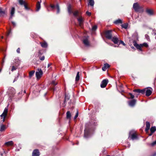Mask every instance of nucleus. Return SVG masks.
<instances>
[{
  "label": "nucleus",
  "mask_w": 156,
  "mask_h": 156,
  "mask_svg": "<svg viewBox=\"0 0 156 156\" xmlns=\"http://www.w3.org/2000/svg\"><path fill=\"white\" fill-rule=\"evenodd\" d=\"M85 126L84 137L87 138L90 136V132L93 125L90 123H87L86 124Z\"/></svg>",
  "instance_id": "1"
},
{
  "label": "nucleus",
  "mask_w": 156,
  "mask_h": 156,
  "mask_svg": "<svg viewBox=\"0 0 156 156\" xmlns=\"http://www.w3.org/2000/svg\"><path fill=\"white\" fill-rule=\"evenodd\" d=\"M43 74V72L41 69L38 68L36 73V76L37 79H40Z\"/></svg>",
  "instance_id": "2"
},
{
  "label": "nucleus",
  "mask_w": 156,
  "mask_h": 156,
  "mask_svg": "<svg viewBox=\"0 0 156 156\" xmlns=\"http://www.w3.org/2000/svg\"><path fill=\"white\" fill-rule=\"evenodd\" d=\"M112 31L111 30H108L105 32V36L106 38L108 39H111L112 38Z\"/></svg>",
  "instance_id": "3"
},
{
  "label": "nucleus",
  "mask_w": 156,
  "mask_h": 156,
  "mask_svg": "<svg viewBox=\"0 0 156 156\" xmlns=\"http://www.w3.org/2000/svg\"><path fill=\"white\" fill-rule=\"evenodd\" d=\"M19 2L21 5H23L26 10H28L29 9V8L27 6L26 3L23 0H19Z\"/></svg>",
  "instance_id": "4"
},
{
  "label": "nucleus",
  "mask_w": 156,
  "mask_h": 156,
  "mask_svg": "<svg viewBox=\"0 0 156 156\" xmlns=\"http://www.w3.org/2000/svg\"><path fill=\"white\" fill-rule=\"evenodd\" d=\"M8 109L7 107H6L3 111L2 114L0 115L1 117H3V121H4L5 120V118L6 116L7 115V113L8 112Z\"/></svg>",
  "instance_id": "5"
},
{
  "label": "nucleus",
  "mask_w": 156,
  "mask_h": 156,
  "mask_svg": "<svg viewBox=\"0 0 156 156\" xmlns=\"http://www.w3.org/2000/svg\"><path fill=\"white\" fill-rule=\"evenodd\" d=\"M131 132H129V138H130L132 140H134L135 139H137L138 138L136 135L134 133H133L131 135L130 134L131 133Z\"/></svg>",
  "instance_id": "6"
},
{
  "label": "nucleus",
  "mask_w": 156,
  "mask_h": 156,
  "mask_svg": "<svg viewBox=\"0 0 156 156\" xmlns=\"http://www.w3.org/2000/svg\"><path fill=\"white\" fill-rule=\"evenodd\" d=\"M108 82V80L107 79L103 80L101 84V88H104L107 85Z\"/></svg>",
  "instance_id": "7"
},
{
  "label": "nucleus",
  "mask_w": 156,
  "mask_h": 156,
  "mask_svg": "<svg viewBox=\"0 0 156 156\" xmlns=\"http://www.w3.org/2000/svg\"><path fill=\"white\" fill-rule=\"evenodd\" d=\"M133 44L134 46L136 47V48L140 51H142L141 47H142L141 44L139 45L137 44L135 41L133 42Z\"/></svg>",
  "instance_id": "8"
},
{
  "label": "nucleus",
  "mask_w": 156,
  "mask_h": 156,
  "mask_svg": "<svg viewBox=\"0 0 156 156\" xmlns=\"http://www.w3.org/2000/svg\"><path fill=\"white\" fill-rule=\"evenodd\" d=\"M77 20L80 26V27H82L84 21L83 19L81 16L77 18Z\"/></svg>",
  "instance_id": "9"
},
{
  "label": "nucleus",
  "mask_w": 156,
  "mask_h": 156,
  "mask_svg": "<svg viewBox=\"0 0 156 156\" xmlns=\"http://www.w3.org/2000/svg\"><path fill=\"white\" fill-rule=\"evenodd\" d=\"M134 10L136 12H138L140 9V6L137 3H134L133 7Z\"/></svg>",
  "instance_id": "10"
},
{
  "label": "nucleus",
  "mask_w": 156,
  "mask_h": 156,
  "mask_svg": "<svg viewBox=\"0 0 156 156\" xmlns=\"http://www.w3.org/2000/svg\"><path fill=\"white\" fill-rule=\"evenodd\" d=\"M145 89H144L143 90L135 89L133 90V91L134 92L140 93L142 94H144L145 93Z\"/></svg>",
  "instance_id": "11"
},
{
  "label": "nucleus",
  "mask_w": 156,
  "mask_h": 156,
  "mask_svg": "<svg viewBox=\"0 0 156 156\" xmlns=\"http://www.w3.org/2000/svg\"><path fill=\"white\" fill-rule=\"evenodd\" d=\"M152 89L151 88L147 89L146 91V95L147 96H149L151 95L152 93Z\"/></svg>",
  "instance_id": "12"
},
{
  "label": "nucleus",
  "mask_w": 156,
  "mask_h": 156,
  "mask_svg": "<svg viewBox=\"0 0 156 156\" xmlns=\"http://www.w3.org/2000/svg\"><path fill=\"white\" fill-rule=\"evenodd\" d=\"M10 90L9 96L11 97L13 96L14 95L15 93V89L12 87H11L10 89Z\"/></svg>",
  "instance_id": "13"
},
{
  "label": "nucleus",
  "mask_w": 156,
  "mask_h": 156,
  "mask_svg": "<svg viewBox=\"0 0 156 156\" xmlns=\"http://www.w3.org/2000/svg\"><path fill=\"white\" fill-rule=\"evenodd\" d=\"M40 153L37 149H36L32 153V156H39Z\"/></svg>",
  "instance_id": "14"
},
{
  "label": "nucleus",
  "mask_w": 156,
  "mask_h": 156,
  "mask_svg": "<svg viewBox=\"0 0 156 156\" xmlns=\"http://www.w3.org/2000/svg\"><path fill=\"white\" fill-rule=\"evenodd\" d=\"M15 9L14 7H12L11 8L10 11V16L9 18L10 19H12V17L14 16V15L15 13Z\"/></svg>",
  "instance_id": "15"
},
{
  "label": "nucleus",
  "mask_w": 156,
  "mask_h": 156,
  "mask_svg": "<svg viewBox=\"0 0 156 156\" xmlns=\"http://www.w3.org/2000/svg\"><path fill=\"white\" fill-rule=\"evenodd\" d=\"M136 103V100L133 99L129 101L128 102L129 105L131 107H133L135 105Z\"/></svg>",
  "instance_id": "16"
},
{
  "label": "nucleus",
  "mask_w": 156,
  "mask_h": 156,
  "mask_svg": "<svg viewBox=\"0 0 156 156\" xmlns=\"http://www.w3.org/2000/svg\"><path fill=\"white\" fill-rule=\"evenodd\" d=\"M146 11L147 13L150 16H152L154 15V12L152 10L147 9Z\"/></svg>",
  "instance_id": "17"
},
{
  "label": "nucleus",
  "mask_w": 156,
  "mask_h": 156,
  "mask_svg": "<svg viewBox=\"0 0 156 156\" xmlns=\"http://www.w3.org/2000/svg\"><path fill=\"white\" fill-rule=\"evenodd\" d=\"M112 39V41L115 44H117L119 41L118 38L115 36L112 38L111 39Z\"/></svg>",
  "instance_id": "18"
},
{
  "label": "nucleus",
  "mask_w": 156,
  "mask_h": 156,
  "mask_svg": "<svg viewBox=\"0 0 156 156\" xmlns=\"http://www.w3.org/2000/svg\"><path fill=\"white\" fill-rule=\"evenodd\" d=\"M83 42L85 45L87 46L89 45L88 37H85V38L83 39Z\"/></svg>",
  "instance_id": "19"
},
{
  "label": "nucleus",
  "mask_w": 156,
  "mask_h": 156,
  "mask_svg": "<svg viewBox=\"0 0 156 156\" xmlns=\"http://www.w3.org/2000/svg\"><path fill=\"white\" fill-rule=\"evenodd\" d=\"M41 0H40V2H38L36 5V11H38L41 8Z\"/></svg>",
  "instance_id": "20"
},
{
  "label": "nucleus",
  "mask_w": 156,
  "mask_h": 156,
  "mask_svg": "<svg viewBox=\"0 0 156 156\" xmlns=\"http://www.w3.org/2000/svg\"><path fill=\"white\" fill-rule=\"evenodd\" d=\"M110 67V65L108 63H105L104 66L102 68V70L103 71H105L106 69Z\"/></svg>",
  "instance_id": "21"
},
{
  "label": "nucleus",
  "mask_w": 156,
  "mask_h": 156,
  "mask_svg": "<svg viewBox=\"0 0 156 156\" xmlns=\"http://www.w3.org/2000/svg\"><path fill=\"white\" fill-rule=\"evenodd\" d=\"M13 143L12 141H10L5 142L4 145L7 146H11L13 145Z\"/></svg>",
  "instance_id": "22"
},
{
  "label": "nucleus",
  "mask_w": 156,
  "mask_h": 156,
  "mask_svg": "<svg viewBox=\"0 0 156 156\" xmlns=\"http://www.w3.org/2000/svg\"><path fill=\"white\" fill-rule=\"evenodd\" d=\"M6 127L4 125H1L0 128V131L1 132H2L4 131L6 129Z\"/></svg>",
  "instance_id": "23"
},
{
  "label": "nucleus",
  "mask_w": 156,
  "mask_h": 156,
  "mask_svg": "<svg viewBox=\"0 0 156 156\" xmlns=\"http://www.w3.org/2000/svg\"><path fill=\"white\" fill-rule=\"evenodd\" d=\"M88 5H90L91 6L93 7L94 5V0H88Z\"/></svg>",
  "instance_id": "24"
},
{
  "label": "nucleus",
  "mask_w": 156,
  "mask_h": 156,
  "mask_svg": "<svg viewBox=\"0 0 156 156\" xmlns=\"http://www.w3.org/2000/svg\"><path fill=\"white\" fill-rule=\"evenodd\" d=\"M114 23L115 24H119V23H122V20L121 19H119L115 21L114 22Z\"/></svg>",
  "instance_id": "25"
},
{
  "label": "nucleus",
  "mask_w": 156,
  "mask_h": 156,
  "mask_svg": "<svg viewBox=\"0 0 156 156\" xmlns=\"http://www.w3.org/2000/svg\"><path fill=\"white\" fill-rule=\"evenodd\" d=\"M80 79V72H77V74L75 78V80L76 81H78Z\"/></svg>",
  "instance_id": "26"
},
{
  "label": "nucleus",
  "mask_w": 156,
  "mask_h": 156,
  "mask_svg": "<svg viewBox=\"0 0 156 156\" xmlns=\"http://www.w3.org/2000/svg\"><path fill=\"white\" fill-rule=\"evenodd\" d=\"M41 45L43 48H45L47 47L48 44L47 43L44 42L42 43H41Z\"/></svg>",
  "instance_id": "27"
},
{
  "label": "nucleus",
  "mask_w": 156,
  "mask_h": 156,
  "mask_svg": "<svg viewBox=\"0 0 156 156\" xmlns=\"http://www.w3.org/2000/svg\"><path fill=\"white\" fill-rule=\"evenodd\" d=\"M156 130V127L155 126L152 127L150 129V131L151 133H154Z\"/></svg>",
  "instance_id": "28"
},
{
  "label": "nucleus",
  "mask_w": 156,
  "mask_h": 156,
  "mask_svg": "<svg viewBox=\"0 0 156 156\" xmlns=\"http://www.w3.org/2000/svg\"><path fill=\"white\" fill-rule=\"evenodd\" d=\"M73 16L76 17H78L79 16V12L77 11H76L73 12Z\"/></svg>",
  "instance_id": "29"
},
{
  "label": "nucleus",
  "mask_w": 156,
  "mask_h": 156,
  "mask_svg": "<svg viewBox=\"0 0 156 156\" xmlns=\"http://www.w3.org/2000/svg\"><path fill=\"white\" fill-rule=\"evenodd\" d=\"M71 114L69 111H68L66 113V117L67 119H70L71 117Z\"/></svg>",
  "instance_id": "30"
},
{
  "label": "nucleus",
  "mask_w": 156,
  "mask_h": 156,
  "mask_svg": "<svg viewBox=\"0 0 156 156\" xmlns=\"http://www.w3.org/2000/svg\"><path fill=\"white\" fill-rule=\"evenodd\" d=\"M68 12L69 14H71L72 12L71 9V6L70 5H69L68 6Z\"/></svg>",
  "instance_id": "31"
},
{
  "label": "nucleus",
  "mask_w": 156,
  "mask_h": 156,
  "mask_svg": "<svg viewBox=\"0 0 156 156\" xmlns=\"http://www.w3.org/2000/svg\"><path fill=\"white\" fill-rule=\"evenodd\" d=\"M128 26V24L127 23H125L123 24H122L121 25V27L122 28H124L125 29H126L127 28Z\"/></svg>",
  "instance_id": "32"
},
{
  "label": "nucleus",
  "mask_w": 156,
  "mask_h": 156,
  "mask_svg": "<svg viewBox=\"0 0 156 156\" xmlns=\"http://www.w3.org/2000/svg\"><path fill=\"white\" fill-rule=\"evenodd\" d=\"M56 8L57 9V13H58L60 12V9L58 4H57L56 5Z\"/></svg>",
  "instance_id": "33"
},
{
  "label": "nucleus",
  "mask_w": 156,
  "mask_h": 156,
  "mask_svg": "<svg viewBox=\"0 0 156 156\" xmlns=\"http://www.w3.org/2000/svg\"><path fill=\"white\" fill-rule=\"evenodd\" d=\"M5 10H3L2 8L0 7V14H5Z\"/></svg>",
  "instance_id": "34"
},
{
  "label": "nucleus",
  "mask_w": 156,
  "mask_h": 156,
  "mask_svg": "<svg viewBox=\"0 0 156 156\" xmlns=\"http://www.w3.org/2000/svg\"><path fill=\"white\" fill-rule=\"evenodd\" d=\"M34 71H32L30 72L29 73V76L30 77H31V76H32L34 75Z\"/></svg>",
  "instance_id": "35"
},
{
  "label": "nucleus",
  "mask_w": 156,
  "mask_h": 156,
  "mask_svg": "<svg viewBox=\"0 0 156 156\" xmlns=\"http://www.w3.org/2000/svg\"><path fill=\"white\" fill-rule=\"evenodd\" d=\"M142 47L144 46L146 47H148V45L146 43H144L143 44H141Z\"/></svg>",
  "instance_id": "36"
},
{
  "label": "nucleus",
  "mask_w": 156,
  "mask_h": 156,
  "mask_svg": "<svg viewBox=\"0 0 156 156\" xmlns=\"http://www.w3.org/2000/svg\"><path fill=\"white\" fill-rule=\"evenodd\" d=\"M150 124L149 122H146V127L149 128H150Z\"/></svg>",
  "instance_id": "37"
},
{
  "label": "nucleus",
  "mask_w": 156,
  "mask_h": 156,
  "mask_svg": "<svg viewBox=\"0 0 156 156\" xmlns=\"http://www.w3.org/2000/svg\"><path fill=\"white\" fill-rule=\"evenodd\" d=\"M97 28V26L96 25H94L92 27V30L93 31H94L96 30Z\"/></svg>",
  "instance_id": "38"
},
{
  "label": "nucleus",
  "mask_w": 156,
  "mask_h": 156,
  "mask_svg": "<svg viewBox=\"0 0 156 156\" xmlns=\"http://www.w3.org/2000/svg\"><path fill=\"white\" fill-rule=\"evenodd\" d=\"M15 62H17L16 64L18 65H19V64L20 63V62L18 58L15 59Z\"/></svg>",
  "instance_id": "39"
},
{
  "label": "nucleus",
  "mask_w": 156,
  "mask_h": 156,
  "mask_svg": "<svg viewBox=\"0 0 156 156\" xmlns=\"http://www.w3.org/2000/svg\"><path fill=\"white\" fill-rule=\"evenodd\" d=\"M156 145V140L153 142L151 144V145L152 146H153L155 145Z\"/></svg>",
  "instance_id": "40"
},
{
  "label": "nucleus",
  "mask_w": 156,
  "mask_h": 156,
  "mask_svg": "<svg viewBox=\"0 0 156 156\" xmlns=\"http://www.w3.org/2000/svg\"><path fill=\"white\" fill-rule=\"evenodd\" d=\"M129 95L130 96V98L131 99H133L134 98V95H133L131 93H129Z\"/></svg>",
  "instance_id": "41"
},
{
  "label": "nucleus",
  "mask_w": 156,
  "mask_h": 156,
  "mask_svg": "<svg viewBox=\"0 0 156 156\" xmlns=\"http://www.w3.org/2000/svg\"><path fill=\"white\" fill-rule=\"evenodd\" d=\"M78 111L77 110V112L76 113V114L75 117H74V119H76L77 117L78 116Z\"/></svg>",
  "instance_id": "42"
},
{
  "label": "nucleus",
  "mask_w": 156,
  "mask_h": 156,
  "mask_svg": "<svg viewBox=\"0 0 156 156\" xmlns=\"http://www.w3.org/2000/svg\"><path fill=\"white\" fill-rule=\"evenodd\" d=\"M17 68L16 67H15L14 66H12V69H11V71H13L15 70H16V69Z\"/></svg>",
  "instance_id": "43"
},
{
  "label": "nucleus",
  "mask_w": 156,
  "mask_h": 156,
  "mask_svg": "<svg viewBox=\"0 0 156 156\" xmlns=\"http://www.w3.org/2000/svg\"><path fill=\"white\" fill-rule=\"evenodd\" d=\"M86 13L87 14V15H88V16H90V15H91V13L90 12H89L88 11H87L86 12Z\"/></svg>",
  "instance_id": "44"
},
{
  "label": "nucleus",
  "mask_w": 156,
  "mask_h": 156,
  "mask_svg": "<svg viewBox=\"0 0 156 156\" xmlns=\"http://www.w3.org/2000/svg\"><path fill=\"white\" fill-rule=\"evenodd\" d=\"M120 44H122V45H123L124 46H125V44L123 42V41H120Z\"/></svg>",
  "instance_id": "45"
},
{
  "label": "nucleus",
  "mask_w": 156,
  "mask_h": 156,
  "mask_svg": "<svg viewBox=\"0 0 156 156\" xmlns=\"http://www.w3.org/2000/svg\"><path fill=\"white\" fill-rule=\"evenodd\" d=\"M44 58H45L44 56H43L41 57V58H40V59L41 60L43 61L44 60Z\"/></svg>",
  "instance_id": "46"
},
{
  "label": "nucleus",
  "mask_w": 156,
  "mask_h": 156,
  "mask_svg": "<svg viewBox=\"0 0 156 156\" xmlns=\"http://www.w3.org/2000/svg\"><path fill=\"white\" fill-rule=\"evenodd\" d=\"M52 84L54 85H55L57 84V83H55V81H53L52 82Z\"/></svg>",
  "instance_id": "47"
},
{
  "label": "nucleus",
  "mask_w": 156,
  "mask_h": 156,
  "mask_svg": "<svg viewBox=\"0 0 156 156\" xmlns=\"http://www.w3.org/2000/svg\"><path fill=\"white\" fill-rule=\"evenodd\" d=\"M20 48H18L16 50L17 52L18 53H20Z\"/></svg>",
  "instance_id": "48"
},
{
  "label": "nucleus",
  "mask_w": 156,
  "mask_h": 156,
  "mask_svg": "<svg viewBox=\"0 0 156 156\" xmlns=\"http://www.w3.org/2000/svg\"><path fill=\"white\" fill-rule=\"evenodd\" d=\"M51 8L54 9L55 8H56V6L54 5H51Z\"/></svg>",
  "instance_id": "49"
},
{
  "label": "nucleus",
  "mask_w": 156,
  "mask_h": 156,
  "mask_svg": "<svg viewBox=\"0 0 156 156\" xmlns=\"http://www.w3.org/2000/svg\"><path fill=\"white\" fill-rule=\"evenodd\" d=\"M149 129H150L149 128L146 127V129H145L146 131L147 132L149 130Z\"/></svg>",
  "instance_id": "50"
},
{
  "label": "nucleus",
  "mask_w": 156,
  "mask_h": 156,
  "mask_svg": "<svg viewBox=\"0 0 156 156\" xmlns=\"http://www.w3.org/2000/svg\"><path fill=\"white\" fill-rule=\"evenodd\" d=\"M12 24H13V25L14 26H15L16 25V24L14 22H12Z\"/></svg>",
  "instance_id": "51"
},
{
  "label": "nucleus",
  "mask_w": 156,
  "mask_h": 156,
  "mask_svg": "<svg viewBox=\"0 0 156 156\" xmlns=\"http://www.w3.org/2000/svg\"><path fill=\"white\" fill-rule=\"evenodd\" d=\"M156 156V153H155L151 155V156Z\"/></svg>",
  "instance_id": "52"
},
{
  "label": "nucleus",
  "mask_w": 156,
  "mask_h": 156,
  "mask_svg": "<svg viewBox=\"0 0 156 156\" xmlns=\"http://www.w3.org/2000/svg\"><path fill=\"white\" fill-rule=\"evenodd\" d=\"M10 32H11V31H9L7 34V36H8L10 34Z\"/></svg>",
  "instance_id": "53"
},
{
  "label": "nucleus",
  "mask_w": 156,
  "mask_h": 156,
  "mask_svg": "<svg viewBox=\"0 0 156 156\" xmlns=\"http://www.w3.org/2000/svg\"><path fill=\"white\" fill-rule=\"evenodd\" d=\"M51 65V63L48 64V68Z\"/></svg>",
  "instance_id": "54"
},
{
  "label": "nucleus",
  "mask_w": 156,
  "mask_h": 156,
  "mask_svg": "<svg viewBox=\"0 0 156 156\" xmlns=\"http://www.w3.org/2000/svg\"><path fill=\"white\" fill-rule=\"evenodd\" d=\"M153 133H151H151L150 134H149V136H151Z\"/></svg>",
  "instance_id": "55"
},
{
  "label": "nucleus",
  "mask_w": 156,
  "mask_h": 156,
  "mask_svg": "<svg viewBox=\"0 0 156 156\" xmlns=\"http://www.w3.org/2000/svg\"><path fill=\"white\" fill-rule=\"evenodd\" d=\"M0 155H1V156H3V154L2 153H1L0 154Z\"/></svg>",
  "instance_id": "56"
},
{
  "label": "nucleus",
  "mask_w": 156,
  "mask_h": 156,
  "mask_svg": "<svg viewBox=\"0 0 156 156\" xmlns=\"http://www.w3.org/2000/svg\"><path fill=\"white\" fill-rule=\"evenodd\" d=\"M145 37H148V35H145Z\"/></svg>",
  "instance_id": "57"
},
{
  "label": "nucleus",
  "mask_w": 156,
  "mask_h": 156,
  "mask_svg": "<svg viewBox=\"0 0 156 156\" xmlns=\"http://www.w3.org/2000/svg\"><path fill=\"white\" fill-rule=\"evenodd\" d=\"M16 80L15 79L14 80V81H13V82H14L15 81H16Z\"/></svg>",
  "instance_id": "58"
},
{
  "label": "nucleus",
  "mask_w": 156,
  "mask_h": 156,
  "mask_svg": "<svg viewBox=\"0 0 156 156\" xmlns=\"http://www.w3.org/2000/svg\"><path fill=\"white\" fill-rule=\"evenodd\" d=\"M53 90L54 91H55V88H54V89H53Z\"/></svg>",
  "instance_id": "59"
},
{
  "label": "nucleus",
  "mask_w": 156,
  "mask_h": 156,
  "mask_svg": "<svg viewBox=\"0 0 156 156\" xmlns=\"http://www.w3.org/2000/svg\"><path fill=\"white\" fill-rule=\"evenodd\" d=\"M1 69H0V72H1Z\"/></svg>",
  "instance_id": "60"
},
{
  "label": "nucleus",
  "mask_w": 156,
  "mask_h": 156,
  "mask_svg": "<svg viewBox=\"0 0 156 156\" xmlns=\"http://www.w3.org/2000/svg\"><path fill=\"white\" fill-rule=\"evenodd\" d=\"M107 156H110L109 155H107Z\"/></svg>",
  "instance_id": "61"
},
{
  "label": "nucleus",
  "mask_w": 156,
  "mask_h": 156,
  "mask_svg": "<svg viewBox=\"0 0 156 156\" xmlns=\"http://www.w3.org/2000/svg\"><path fill=\"white\" fill-rule=\"evenodd\" d=\"M2 38H3V37H2Z\"/></svg>",
  "instance_id": "62"
},
{
  "label": "nucleus",
  "mask_w": 156,
  "mask_h": 156,
  "mask_svg": "<svg viewBox=\"0 0 156 156\" xmlns=\"http://www.w3.org/2000/svg\"><path fill=\"white\" fill-rule=\"evenodd\" d=\"M80 0V1L81 0Z\"/></svg>",
  "instance_id": "63"
}]
</instances>
